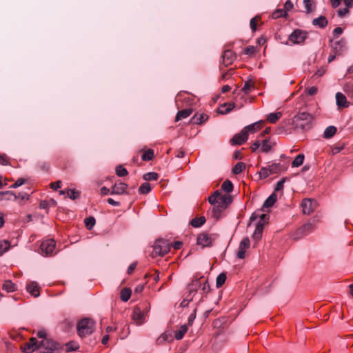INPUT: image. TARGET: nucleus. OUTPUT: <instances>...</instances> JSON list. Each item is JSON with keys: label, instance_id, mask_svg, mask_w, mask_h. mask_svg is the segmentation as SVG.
<instances>
[{"label": "nucleus", "instance_id": "obj_8", "mask_svg": "<svg viewBox=\"0 0 353 353\" xmlns=\"http://www.w3.org/2000/svg\"><path fill=\"white\" fill-rule=\"evenodd\" d=\"M267 214H263L261 215L260 220L257 222L255 230L253 233L252 238L254 241H258L262 236L263 230L265 224V219H268Z\"/></svg>", "mask_w": 353, "mask_h": 353}, {"label": "nucleus", "instance_id": "obj_3", "mask_svg": "<svg viewBox=\"0 0 353 353\" xmlns=\"http://www.w3.org/2000/svg\"><path fill=\"white\" fill-rule=\"evenodd\" d=\"M170 249V245L166 240L159 239L155 241L152 254L154 256H164Z\"/></svg>", "mask_w": 353, "mask_h": 353}, {"label": "nucleus", "instance_id": "obj_52", "mask_svg": "<svg viewBox=\"0 0 353 353\" xmlns=\"http://www.w3.org/2000/svg\"><path fill=\"white\" fill-rule=\"evenodd\" d=\"M261 179H265L271 174L269 168L263 167L259 172Z\"/></svg>", "mask_w": 353, "mask_h": 353}, {"label": "nucleus", "instance_id": "obj_18", "mask_svg": "<svg viewBox=\"0 0 353 353\" xmlns=\"http://www.w3.org/2000/svg\"><path fill=\"white\" fill-rule=\"evenodd\" d=\"M172 341L173 336L172 332L165 331L157 338L156 343L157 345H163L165 342L171 343Z\"/></svg>", "mask_w": 353, "mask_h": 353}, {"label": "nucleus", "instance_id": "obj_36", "mask_svg": "<svg viewBox=\"0 0 353 353\" xmlns=\"http://www.w3.org/2000/svg\"><path fill=\"white\" fill-rule=\"evenodd\" d=\"M205 223V218L201 216L199 218H194L191 221V225L194 228H199Z\"/></svg>", "mask_w": 353, "mask_h": 353}, {"label": "nucleus", "instance_id": "obj_16", "mask_svg": "<svg viewBox=\"0 0 353 353\" xmlns=\"http://www.w3.org/2000/svg\"><path fill=\"white\" fill-rule=\"evenodd\" d=\"M222 58L223 64L228 66L236 59V54L231 50H226L224 51Z\"/></svg>", "mask_w": 353, "mask_h": 353}, {"label": "nucleus", "instance_id": "obj_31", "mask_svg": "<svg viewBox=\"0 0 353 353\" xmlns=\"http://www.w3.org/2000/svg\"><path fill=\"white\" fill-rule=\"evenodd\" d=\"M131 294H132V291L130 288H125L122 289L121 291V296H120L121 299L124 302L128 301L130 298Z\"/></svg>", "mask_w": 353, "mask_h": 353}, {"label": "nucleus", "instance_id": "obj_7", "mask_svg": "<svg viewBox=\"0 0 353 353\" xmlns=\"http://www.w3.org/2000/svg\"><path fill=\"white\" fill-rule=\"evenodd\" d=\"M146 309V306L140 305L134 307L132 318L137 325H140L143 323L145 319V312L144 310Z\"/></svg>", "mask_w": 353, "mask_h": 353}, {"label": "nucleus", "instance_id": "obj_6", "mask_svg": "<svg viewBox=\"0 0 353 353\" xmlns=\"http://www.w3.org/2000/svg\"><path fill=\"white\" fill-rule=\"evenodd\" d=\"M315 226L312 223H307L299 228L293 234V239L295 240L303 238L308 235L314 230Z\"/></svg>", "mask_w": 353, "mask_h": 353}, {"label": "nucleus", "instance_id": "obj_32", "mask_svg": "<svg viewBox=\"0 0 353 353\" xmlns=\"http://www.w3.org/2000/svg\"><path fill=\"white\" fill-rule=\"evenodd\" d=\"M3 289L8 292H12L16 290V285L11 281H6L3 284Z\"/></svg>", "mask_w": 353, "mask_h": 353}, {"label": "nucleus", "instance_id": "obj_2", "mask_svg": "<svg viewBox=\"0 0 353 353\" xmlns=\"http://www.w3.org/2000/svg\"><path fill=\"white\" fill-rule=\"evenodd\" d=\"M77 330L81 337L90 335L94 330V322L88 318L83 319L77 325Z\"/></svg>", "mask_w": 353, "mask_h": 353}, {"label": "nucleus", "instance_id": "obj_48", "mask_svg": "<svg viewBox=\"0 0 353 353\" xmlns=\"http://www.w3.org/2000/svg\"><path fill=\"white\" fill-rule=\"evenodd\" d=\"M345 41L343 39H341L340 41H337L334 42L333 44H332V48L336 51H340V50H343V48L345 46Z\"/></svg>", "mask_w": 353, "mask_h": 353}, {"label": "nucleus", "instance_id": "obj_59", "mask_svg": "<svg viewBox=\"0 0 353 353\" xmlns=\"http://www.w3.org/2000/svg\"><path fill=\"white\" fill-rule=\"evenodd\" d=\"M0 164L2 165H8L10 164L9 160L6 154H0Z\"/></svg>", "mask_w": 353, "mask_h": 353}, {"label": "nucleus", "instance_id": "obj_11", "mask_svg": "<svg viewBox=\"0 0 353 353\" xmlns=\"http://www.w3.org/2000/svg\"><path fill=\"white\" fill-rule=\"evenodd\" d=\"M40 248L42 253L48 256L52 253L55 248V241L53 239H48L41 243Z\"/></svg>", "mask_w": 353, "mask_h": 353}, {"label": "nucleus", "instance_id": "obj_20", "mask_svg": "<svg viewBox=\"0 0 353 353\" xmlns=\"http://www.w3.org/2000/svg\"><path fill=\"white\" fill-rule=\"evenodd\" d=\"M336 103L339 108H345L349 106L345 95L341 92L336 94Z\"/></svg>", "mask_w": 353, "mask_h": 353}, {"label": "nucleus", "instance_id": "obj_41", "mask_svg": "<svg viewBox=\"0 0 353 353\" xmlns=\"http://www.w3.org/2000/svg\"><path fill=\"white\" fill-rule=\"evenodd\" d=\"M221 189L225 192L230 193L233 190V184L230 180H226L223 183Z\"/></svg>", "mask_w": 353, "mask_h": 353}, {"label": "nucleus", "instance_id": "obj_17", "mask_svg": "<svg viewBox=\"0 0 353 353\" xmlns=\"http://www.w3.org/2000/svg\"><path fill=\"white\" fill-rule=\"evenodd\" d=\"M39 343L36 338H31L29 342L26 345L23 351L26 353H32L35 350H39Z\"/></svg>", "mask_w": 353, "mask_h": 353}, {"label": "nucleus", "instance_id": "obj_55", "mask_svg": "<svg viewBox=\"0 0 353 353\" xmlns=\"http://www.w3.org/2000/svg\"><path fill=\"white\" fill-rule=\"evenodd\" d=\"M193 295L188 294L185 296V298L182 301L181 303V305L182 307H186L189 304V303L192 301H193Z\"/></svg>", "mask_w": 353, "mask_h": 353}, {"label": "nucleus", "instance_id": "obj_4", "mask_svg": "<svg viewBox=\"0 0 353 353\" xmlns=\"http://www.w3.org/2000/svg\"><path fill=\"white\" fill-rule=\"evenodd\" d=\"M216 238L217 235L216 234L203 232L198 235L196 243L202 248L210 247Z\"/></svg>", "mask_w": 353, "mask_h": 353}, {"label": "nucleus", "instance_id": "obj_19", "mask_svg": "<svg viewBox=\"0 0 353 353\" xmlns=\"http://www.w3.org/2000/svg\"><path fill=\"white\" fill-rule=\"evenodd\" d=\"M128 188V185L125 183H116L113 185L112 188V191L110 192L111 194H123L126 192V190Z\"/></svg>", "mask_w": 353, "mask_h": 353}, {"label": "nucleus", "instance_id": "obj_23", "mask_svg": "<svg viewBox=\"0 0 353 353\" xmlns=\"http://www.w3.org/2000/svg\"><path fill=\"white\" fill-rule=\"evenodd\" d=\"M2 194L12 196L14 197V200H17L18 199H20L21 200H28L30 198V194L26 192H19L17 194H16L12 191H6L2 192Z\"/></svg>", "mask_w": 353, "mask_h": 353}, {"label": "nucleus", "instance_id": "obj_47", "mask_svg": "<svg viewBox=\"0 0 353 353\" xmlns=\"http://www.w3.org/2000/svg\"><path fill=\"white\" fill-rule=\"evenodd\" d=\"M151 190V187L150 183L145 182L143 183L139 188V192L141 194H148Z\"/></svg>", "mask_w": 353, "mask_h": 353}, {"label": "nucleus", "instance_id": "obj_44", "mask_svg": "<svg viewBox=\"0 0 353 353\" xmlns=\"http://www.w3.org/2000/svg\"><path fill=\"white\" fill-rule=\"evenodd\" d=\"M245 168V164L243 162H239L232 169V172L234 174H240Z\"/></svg>", "mask_w": 353, "mask_h": 353}, {"label": "nucleus", "instance_id": "obj_64", "mask_svg": "<svg viewBox=\"0 0 353 353\" xmlns=\"http://www.w3.org/2000/svg\"><path fill=\"white\" fill-rule=\"evenodd\" d=\"M208 201L210 204L215 206L218 204L219 199L215 197V195L212 194L210 196H209Z\"/></svg>", "mask_w": 353, "mask_h": 353}, {"label": "nucleus", "instance_id": "obj_15", "mask_svg": "<svg viewBox=\"0 0 353 353\" xmlns=\"http://www.w3.org/2000/svg\"><path fill=\"white\" fill-rule=\"evenodd\" d=\"M301 206L303 208V214H310L314 210V201L310 199H305L302 201Z\"/></svg>", "mask_w": 353, "mask_h": 353}, {"label": "nucleus", "instance_id": "obj_60", "mask_svg": "<svg viewBox=\"0 0 353 353\" xmlns=\"http://www.w3.org/2000/svg\"><path fill=\"white\" fill-rule=\"evenodd\" d=\"M196 308H194L193 312L190 314L188 317V325H192L193 321L196 319Z\"/></svg>", "mask_w": 353, "mask_h": 353}, {"label": "nucleus", "instance_id": "obj_63", "mask_svg": "<svg viewBox=\"0 0 353 353\" xmlns=\"http://www.w3.org/2000/svg\"><path fill=\"white\" fill-rule=\"evenodd\" d=\"M349 8H341V9H339L338 10V15L340 17H343L344 16H345L347 13H349Z\"/></svg>", "mask_w": 353, "mask_h": 353}, {"label": "nucleus", "instance_id": "obj_49", "mask_svg": "<svg viewBox=\"0 0 353 353\" xmlns=\"http://www.w3.org/2000/svg\"><path fill=\"white\" fill-rule=\"evenodd\" d=\"M303 3L305 8V12L308 14L313 10L314 1L313 0H303Z\"/></svg>", "mask_w": 353, "mask_h": 353}, {"label": "nucleus", "instance_id": "obj_12", "mask_svg": "<svg viewBox=\"0 0 353 353\" xmlns=\"http://www.w3.org/2000/svg\"><path fill=\"white\" fill-rule=\"evenodd\" d=\"M202 285V277L195 278L188 285V294L193 295V297L196 294L197 291L201 288Z\"/></svg>", "mask_w": 353, "mask_h": 353}, {"label": "nucleus", "instance_id": "obj_57", "mask_svg": "<svg viewBox=\"0 0 353 353\" xmlns=\"http://www.w3.org/2000/svg\"><path fill=\"white\" fill-rule=\"evenodd\" d=\"M256 52L255 48L252 46H248L245 48L244 53L248 55H253Z\"/></svg>", "mask_w": 353, "mask_h": 353}, {"label": "nucleus", "instance_id": "obj_30", "mask_svg": "<svg viewBox=\"0 0 353 353\" xmlns=\"http://www.w3.org/2000/svg\"><path fill=\"white\" fill-rule=\"evenodd\" d=\"M192 112V110L191 109H185L179 111L176 115V121H178L182 119L188 117Z\"/></svg>", "mask_w": 353, "mask_h": 353}, {"label": "nucleus", "instance_id": "obj_42", "mask_svg": "<svg viewBox=\"0 0 353 353\" xmlns=\"http://www.w3.org/2000/svg\"><path fill=\"white\" fill-rule=\"evenodd\" d=\"M154 157V150L152 149H148L145 151L142 154L141 159L143 161H150Z\"/></svg>", "mask_w": 353, "mask_h": 353}, {"label": "nucleus", "instance_id": "obj_53", "mask_svg": "<svg viewBox=\"0 0 353 353\" xmlns=\"http://www.w3.org/2000/svg\"><path fill=\"white\" fill-rule=\"evenodd\" d=\"M67 194L71 199L74 200L80 196V192L74 189H69L67 190Z\"/></svg>", "mask_w": 353, "mask_h": 353}, {"label": "nucleus", "instance_id": "obj_40", "mask_svg": "<svg viewBox=\"0 0 353 353\" xmlns=\"http://www.w3.org/2000/svg\"><path fill=\"white\" fill-rule=\"evenodd\" d=\"M336 132V128L334 126H329L326 128L324 131V137L325 138H331L333 137Z\"/></svg>", "mask_w": 353, "mask_h": 353}, {"label": "nucleus", "instance_id": "obj_61", "mask_svg": "<svg viewBox=\"0 0 353 353\" xmlns=\"http://www.w3.org/2000/svg\"><path fill=\"white\" fill-rule=\"evenodd\" d=\"M293 3L290 0H288L285 1L284 4V10L287 12L288 11L291 10L293 8Z\"/></svg>", "mask_w": 353, "mask_h": 353}, {"label": "nucleus", "instance_id": "obj_27", "mask_svg": "<svg viewBox=\"0 0 353 353\" xmlns=\"http://www.w3.org/2000/svg\"><path fill=\"white\" fill-rule=\"evenodd\" d=\"M312 24L319 28H325L327 25V20L325 17L320 16L312 21Z\"/></svg>", "mask_w": 353, "mask_h": 353}, {"label": "nucleus", "instance_id": "obj_43", "mask_svg": "<svg viewBox=\"0 0 353 353\" xmlns=\"http://www.w3.org/2000/svg\"><path fill=\"white\" fill-rule=\"evenodd\" d=\"M145 181H156L159 178V174L154 172H150L145 174L143 176Z\"/></svg>", "mask_w": 353, "mask_h": 353}, {"label": "nucleus", "instance_id": "obj_50", "mask_svg": "<svg viewBox=\"0 0 353 353\" xmlns=\"http://www.w3.org/2000/svg\"><path fill=\"white\" fill-rule=\"evenodd\" d=\"M116 174L118 176L121 177L126 176L128 172L125 168L120 165L116 168Z\"/></svg>", "mask_w": 353, "mask_h": 353}, {"label": "nucleus", "instance_id": "obj_37", "mask_svg": "<svg viewBox=\"0 0 353 353\" xmlns=\"http://www.w3.org/2000/svg\"><path fill=\"white\" fill-rule=\"evenodd\" d=\"M10 247V243L8 240L0 241V256L7 252Z\"/></svg>", "mask_w": 353, "mask_h": 353}, {"label": "nucleus", "instance_id": "obj_35", "mask_svg": "<svg viewBox=\"0 0 353 353\" xmlns=\"http://www.w3.org/2000/svg\"><path fill=\"white\" fill-rule=\"evenodd\" d=\"M305 156L303 154H299L296 157V158L293 160L292 163V166L293 168H297L301 166L304 161Z\"/></svg>", "mask_w": 353, "mask_h": 353}, {"label": "nucleus", "instance_id": "obj_28", "mask_svg": "<svg viewBox=\"0 0 353 353\" xmlns=\"http://www.w3.org/2000/svg\"><path fill=\"white\" fill-rule=\"evenodd\" d=\"M277 200V195L275 192H273L271 195H270L266 200L265 201L263 207V208H270L272 207Z\"/></svg>", "mask_w": 353, "mask_h": 353}, {"label": "nucleus", "instance_id": "obj_14", "mask_svg": "<svg viewBox=\"0 0 353 353\" xmlns=\"http://www.w3.org/2000/svg\"><path fill=\"white\" fill-rule=\"evenodd\" d=\"M250 248V239L248 237L244 238L240 243L238 252L237 256L240 259H243L245 258V252L247 249Z\"/></svg>", "mask_w": 353, "mask_h": 353}, {"label": "nucleus", "instance_id": "obj_51", "mask_svg": "<svg viewBox=\"0 0 353 353\" xmlns=\"http://www.w3.org/2000/svg\"><path fill=\"white\" fill-rule=\"evenodd\" d=\"M201 277H202L201 291L203 292V294H208L210 290V285H209L207 279H204L203 276H201Z\"/></svg>", "mask_w": 353, "mask_h": 353}, {"label": "nucleus", "instance_id": "obj_1", "mask_svg": "<svg viewBox=\"0 0 353 353\" xmlns=\"http://www.w3.org/2000/svg\"><path fill=\"white\" fill-rule=\"evenodd\" d=\"M313 116L307 112H300L292 119V125L296 130H307L312 126Z\"/></svg>", "mask_w": 353, "mask_h": 353}, {"label": "nucleus", "instance_id": "obj_9", "mask_svg": "<svg viewBox=\"0 0 353 353\" xmlns=\"http://www.w3.org/2000/svg\"><path fill=\"white\" fill-rule=\"evenodd\" d=\"M55 350V344L50 339H43L39 343V350L43 353H52Z\"/></svg>", "mask_w": 353, "mask_h": 353}, {"label": "nucleus", "instance_id": "obj_5", "mask_svg": "<svg viewBox=\"0 0 353 353\" xmlns=\"http://www.w3.org/2000/svg\"><path fill=\"white\" fill-rule=\"evenodd\" d=\"M307 37V32L300 29H296L289 35L288 39L292 44H302Z\"/></svg>", "mask_w": 353, "mask_h": 353}, {"label": "nucleus", "instance_id": "obj_45", "mask_svg": "<svg viewBox=\"0 0 353 353\" xmlns=\"http://www.w3.org/2000/svg\"><path fill=\"white\" fill-rule=\"evenodd\" d=\"M288 13L284 9H277L272 14L273 19H278L279 17H286Z\"/></svg>", "mask_w": 353, "mask_h": 353}, {"label": "nucleus", "instance_id": "obj_10", "mask_svg": "<svg viewBox=\"0 0 353 353\" xmlns=\"http://www.w3.org/2000/svg\"><path fill=\"white\" fill-rule=\"evenodd\" d=\"M232 201V197L230 195L224 194L221 196L219 199L218 204L214 207V211L218 212H222L230 203H231Z\"/></svg>", "mask_w": 353, "mask_h": 353}, {"label": "nucleus", "instance_id": "obj_38", "mask_svg": "<svg viewBox=\"0 0 353 353\" xmlns=\"http://www.w3.org/2000/svg\"><path fill=\"white\" fill-rule=\"evenodd\" d=\"M208 116L205 114H195L192 119L194 123L196 124H201L208 119Z\"/></svg>", "mask_w": 353, "mask_h": 353}, {"label": "nucleus", "instance_id": "obj_33", "mask_svg": "<svg viewBox=\"0 0 353 353\" xmlns=\"http://www.w3.org/2000/svg\"><path fill=\"white\" fill-rule=\"evenodd\" d=\"M281 116V112L270 113L268 115L267 120L271 123H275Z\"/></svg>", "mask_w": 353, "mask_h": 353}, {"label": "nucleus", "instance_id": "obj_46", "mask_svg": "<svg viewBox=\"0 0 353 353\" xmlns=\"http://www.w3.org/2000/svg\"><path fill=\"white\" fill-rule=\"evenodd\" d=\"M86 228L88 230H91L95 225L96 221L93 216H89L84 220Z\"/></svg>", "mask_w": 353, "mask_h": 353}, {"label": "nucleus", "instance_id": "obj_13", "mask_svg": "<svg viewBox=\"0 0 353 353\" xmlns=\"http://www.w3.org/2000/svg\"><path fill=\"white\" fill-rule=\"evenodd\" d=\"M248 138V135L245 133V130H242L239 133L236 134L234 137L230 139V143L232 145H242L245 143Z\"/></svg>", "mask_w": 353, "mask_h": 353}, {"label": "nucleus", "instance_id": "obj_29", "mask_svg": "<svg viewBox=\"0 0 353 353\" xmlns=\"http://www.w3.org/2000/svg\"><path fill=\"white\" fill-rule=\"evenodd\" d=\"M188 331V327L186 325H183L180 327V328L176 330L174 333V338L176 340H181L184 336L185 334Z\"/></svg>", "mask_w": 353, "mask_h": 353}, {"label": "nucleus", "instance_id": "obj_58", "mask_svg": "<svg viewBox=\"0 0 353 353\" xmlns=\"http://www.w3.org/2000/svg\"><path fill=\"white\" fill-rule=\"evenodd\" d=\"M25 181H26V180L24 179H22V178L19 179L14 183L11 185L10 188H19V187L21 186L22 185H23L25 183Z\"/></svg>", "mask_w": 353, "mask_h": 353}, {"label": "nucleus", "instance_id": "obj_25", "mask_svg": "<svg viewBox=\"0 0 353 353\" xmlns=\"http://www.w3.org/2000/svg\"><path fill=\"white\" fill-rule=\"evenodd\" d=\"M235 106L234 103H225L218 109V112L221 114H225L230 112Z\"/></svg>", "mask_w": 353, "mask_h": 353}, {"label": "nucleus", "instance_id": "obj_21", "mask_svg": "<svg viewBox=\"0 0 353 353\" xmlns=\"http://www.w3.org/2000/svg\"><path fill=\"white\" fill-rule=\"evenodd\" d=\"M271 174H277L281 172H285L286 170V167L283 165H281L279 163H273L268 166Z\"/></svg>", "mask_w": 353, "mask_h": 353}, {"label": "nucleus", "instance_id": "obj_39", "mask_svg": "<svg viewBox=\"0 0 353 353\" xmlns=\"http://www.w3.org/2000/svg\"><path fill=\"white\" fill-rule=\"evenodd\" d=\"M226 279H227V276H226L225 273L222 272V273L219 274L218 275V276L216 277V288H221L225 282Z\"/></svg>", "mask_w": 353, "mask_h": 353}, {"label": "nucleus", "instance_id": "obj_22", "mask_svg": "<svg viewBox=\"0 0 353 353\" xmlns=\"http://www.w3.org/2000/svg\"><path fill=\"white\" fill-rule=\"evenodd\" d=\"M261 121L255 122L251 125H248L243 128V130H245V133L248 135L249 132L254 133L259 130L261 128Z\"/></svg>", "mask_w": 353, "mask_h": 353}, {"label": "nucleus", "instance_id": "obj_24", "mask_svg": "<svg viewBox=\"0 0 353 353\" xmlns=\"http://www.w3.org/2000/svg\"><path fill=\"white\" fill-rule=\"evenodd\" d=\"M27 291L34 297H38L39 296V286L36 282H31L26 287Z\"/></svg>", "mask_w": 353, "mask_h": 353}, {"label": "nucleus", "instance_id": "obj_62", "mask_svg": "<svg viewBox=\"0 0 353 353\" xmlns=\"http://www.w3.org/2000/svg\"><path fill=\"white\" fill-rule=\"evenodd\" d=\"M343 33V29L341 27H336L334 29L332 34L334 38H338Z\"/></svg>", "mask_w": 353, "mask_h": 353}, {"label": "nucleus", "instance_id": "obj_54", "mask_svg": "<svg viewBox=\"0 0 353 353\" xmlns=\"http://www.w3.org/2000/svg\"><path fill=\"white\" fill-rule=\"evenodd\" d=\"M286 180H287V178L283 177L279 181H278L276 184L274 191L279 192L280 190H282L283 189L284 183H285Z\"/></svg>", "mask_w": 353, "mask_h": 353}, {"label": "nucleus", "instance_id": "obj_34", "mask_svg": "<svg viewBox=\"0 0 353 353\" xmlns=\"http://www.w3.org/2000/svg\"><path fill=\"white\" fill-rule=\"evenodd\" d=\"M343 90L348 97L353 98V84L352 83H345L343 85Z\"/></svg>", "mask_w": 353, "mask_h": 353}, {"label": "nucleus", "instance_id": "obj_26", "mask_svg": "<svg viewBox=\"0 0 353 353\" xmlns=\"http://www.w3.org/2000/svg\"><path fill=\"white\" fill-rule=\"evenodd\" d=\"M275 145V143L272 142L270 139H265L263 141L261 145V150L263 152H270L272 147Z\"/></svg>", "mask_w": 353, "mask_h": 353}, {"label": "nucleus", "instance_id": "obj_56", "mask_svg": "<svg viewBox=\"0 0 353 353\" xmlns=\"http://www.w3.org/2000/svg\"><path fill=\"white\" fill-rule=\"evenodd\" d=\"M252 86V84L250 81H246L243 87L242 88L241 90L244 92L245 94H248L250 92Z\"/></svg>", "mask_w": 353, "mask_h": 353}]
</instances>
